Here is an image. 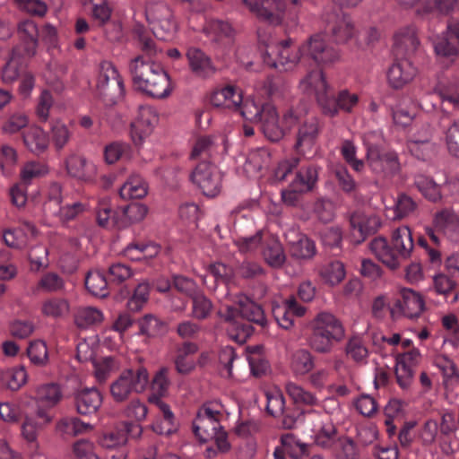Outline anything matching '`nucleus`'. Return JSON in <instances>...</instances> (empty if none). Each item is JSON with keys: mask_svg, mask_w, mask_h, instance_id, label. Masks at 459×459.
<instances>
[{"mask_svg": "<svg viewBox=\"0 0 459 459\" xmlns=\"http://www.w3.org/2000/svg\"><path fill=\"white\" fill-rule=\"evenodd\" d=\"M141 49L145 56H138L129 64V71L135 88L152 98H167L171 94L173 88L169 74L152 60L158 53L154 41L142 39Z\"/></svg>", "mask_w": 459, "mask_h": 459, "instance_id": "f257e3e1", "label": "nucleus"}, {"mask_svg": "<svg viewBox=\"0 0 459 459\" xmlns=\"http://www.w3.org/2000/svg\"><path fill=\"white\" fill-rule=\"evenodd\" d=\"M242 117L250 122L259 124L264 135L273 142L279 141L300 119V113L289 109L279 122L275 107L270 102L247 100L242 109Z\"/></svg>", "mask_w": 459, "mask_h": 459, "instance_id": "f03ea898", "label": "nucleus"}, {"mask_svg": "<svg viewBox=\"0 0 459 459\" xmlns=\"http://www.w3.org/2000/svg\"><path fill=\"white\" fill-rule=\"evenodd\" d=\"M414 248L411 231L407 226L396 228L392 232V247L386 238L378 237L369 243V249L375 256L392 270L401 265V259L411 257Z\"/></svg>", "mask_w": 459, "mask_h": 459, "instance_id": "7ed1b4c3", "label": "nucleus"}, {"mask_svg": "<svg viewBox=\"0 0 459 459\" xmlns=\"http://www.w3.org/2000/svg\"><path fill=\"white\" fill-rule=\"evenodd\" d=\"M361 138L366 150V163L373 173L387 177L400 171L398 154L383 149L385 139L381 131H368Z\"/></svg>", "mask_w": 459, "mask_h": 459, "instance_id": "20e7f679", "label": "nucleus"}, {"mask_svg": "<svg viewBox=\"0 0 459 459\" xmlns=\"http://www.w3.org/2000/svg\"><path fill=\"white\" fill-rule=\"evenodd\" d=\"M311 334L308 345L318 353H329L334 342H341L345 337V328L342 321L333 313L319 312L309 323Z\"/></svg>", "mask_w": 459, "mask_h": 459, "instance_id": "39448f33", "label": "nucleus"}, {"mask_svg": "<svg viewBox=\"0 0 459 459\" xmlns=\"http://www.w3.org/2000/svg\"><path fill=\"white\" fill-rule=\"evenodd\" d=\"M98 99L107 107L121 101L125 96V86L117 68L110 62L100 65L96 85Z\"/></svg>", "mask_w": 459, "mask_h": 459, "instance_id": "423d86ee", "label": "nucleus"}, {"mask_svg": "<svg viewBox=\"0 0 459 459\" xmlns=\"http://www.w3.org/2000/svg\"><path fill=\"white\" fill-rule=\"evenodd\" d=\"M220 373L225 378L238 377L247 361L250 371L254 376H261L268 369V363L259 354H254L247 359L238 357L234 349L224 347L219 354Z\"/></svg>", "mask_w": 459, "mask_h": 459, "instance_id": "0eeeda50", "label": "nucleus"}, {"mask_svg": "<svg viewBox=\"0 0 459 459\" xmlns=\"http://www.w3.org/2000/svg\"><path fill=\"white\" fill-rule=\"evenodd\" d=\"M149 385V374L143 368L136 370H124L111 383L110 394L114 401L121 403L128 399L132 393H142Z\"/></svg>", "mask_w": 459, "mask_h": 459, "instance_id": "6e6552de", "label": "nucleus"}, {"mask_svg": "<svg viewBox=\"0 0 459 459\" xmlns=\"http://www.w3.org/2000/svg\"><path fill=\"white\" fill-rule=\"evenodd\" d=\"M145 16L153 34L160 39L171 38L178 29L171 9L163 2L149 3Z\"/></svg>", "mask_w": 459, "mask_h": 459, "instance_id": "1a4fd4ad", "label": "nucleus"}, {"mask_svg": "<svg viewBox=\"0 0 459 459\" xmlns=\"http://www.w3.org/2000/svg\"><path fill=\"white\" fill-rule=\"evenodd\" d=\"M193 184L207 197H215L222 190L223 175L218 167L209 161L200 162L193 169Z\"/></svg>", "mask_w": 459, "mask_h": 459, "instance_id": "9d476101", "label": "nucleus"}, {"mask_svg": "<svg viewBox=\"0 0 459 459\" xmlns=\"http://www.w3.org/2000/svg\"><path fill=\"white\" fill-rule=\"evenodd\" d=\"M266 54L272 58V65L284 70L293 69L304 55L302 45L294 46L290 40L267 47Z\"/></svg>", "mask_w": 459, "mask_h": 459, "instance_id": "9b49d317", "label": "nucleus"}, {"mask_svg": "<svg viewBox=\"0 0 459 459\" xmlns=\"http://www.w3.org/2000/svg\"><path fill=\"white\" fill-rule=\"evenodd\" d=\"M142 434L143 428L140 424L123 421L118 427L104 431L99 437V444L104 449H119L127 444L128 437L139 438Z\"/></svg>", "mask_w": 459, "mask_h": 459, "instance_id": "f8f14e48", "label": "nucleus"}, {"mask_svg": "<svg viewBox=\"0 0 459 459\" xmlns=\"http://www.w3.org/2000/svg\"><path fill=\"white\" fill-rule=\"evenodd\" d=\"M299 88L304 94L316 97L323 112L334 113L335 109L325 103L329 85L320 69H315L308 73L299 82Z\"/></svg>", "mask_w": 459, "mask_h": 459, "instance_id": "ddd939ff", "label": "nucleus"}, {"mask_svg": "<svg viewBox=\"0 0 459 459\" xmlns=\"http://www.w3.org/2000/svg\"><path fill=\"white\" fill-rule=\"evenodd\" d=\"M65 168L70 178L85 184L93 183L98 173V168L93 161L77 153H71L65 158Z\"/></svg>", "mask_w": 459, "mask_h": 459, "instance_id": "4468645a", "label": "nucleus"}, {"mask_svg": "<svg viewBox=\"0 0 459 459\" xmlns=\"http://www.w3.org/2000/svg\"><path fill=\"white\" fill-rule=\"evenodd\" d=\"M352 240L356 244L363 242L380 227L379 217L372 212L356 211L350 219Z\"/></svg>", "mask_w": 459, "mask_h": 459, "instance_id": "2eb2a0df", "label": "nucleus"}, {"mask_svg": "<svg viewBox=\"0 0 459 459\" xmlns=\"http://www.w3.org/2000/svg\"><path fill=\"white\" fill-rule=\"evenodd\" d=\"M248 100L254 99L248 98ZM247 100V99L243 100L242 90L234 85H226L215 89L210 96V102L213 107L232 111H240L241 115L244 104Z\"/></svg>", "mask_w": 459, "mask_h": 459, "instance_id": "dca6fc26", "label": "nucleus"}, {"mask_svg": "<svg viewBox=\"0 0 459 459\" xmlns=\"http://www.w3.org/2000/svg\"><path fill=\"white\" fill-rule=\"evenodd\" d=\"M304 55L319 64H331L340 58L339 51L325 42V36L316 34L302 45Z\"/></svg>", "mask_w": 459, "mask_h": 459, "instance_id": "f3484780", "label": "nucleus"}, {"mask_svg": "<svg viewBox=\"0 0 459 459\" xmlns=\"http://www.w3.org/2000/svg\"><path fill=\"white\" fill-rule=\"evenodd\" d=\"M250 12L272 23L281 22L285 13V4L281 0H243Z\"/></svg>", "mask_w": 459, "mask_h": 459, "instance_id": "a211bd4d", "label": "nucleus"}, {"mask_svg": "<svg viewBox=\"0 0 459 459\" xmlns=\"http://www.w3.org/2000/svg\"><path fill=\"white\" fill-rule=\"evenodd\" d=\"M420 359L421 354L416 348L395 355V375L402 388H408L412 383L414 368L420 363Z\"/></svg>", "mask_w": 459, "mask_h": 459, "instance_id": "6ab92c4d", "label": "nucleus"}, {"mask_svg": "<svg viewBox=\"0 0 459 459\" xmlns=\"http://www.w3.org/2000/svg\"><path fill=\"white\" fill-rule=\"evenodd\" d=\"M159 117L152 107H141L139 114L131 126L132 140L136 145L142 144L153 132Z\"/></svg>", "mask_w": 459, "mask_h": 459, "instance_id": "aec40b11", "label": "nucleus"}, {"mask_svg": "<svg viewBox=\"0 0 459 459\" xmlns=\"http://www.w3.org/2000/svg\"><path fill=\"white\" fill-rule=\"evenodd\" d=\"M307 420L312 425V437L316 444L324 448L330 447L336 435L333 422L314 411L307 415Z\"/></svg>", "mask_w": 459, "mask_h": 459, "instance_id": "412c9836", "label": "nucleus"}, {"mask_svg": "<svg viewBox=\"0 0 459 459\" xmlns=\"http://www.w3.org/2000/svg\"><path fill=\"white\" fill-rule=\"evenodd\" d=\"M52 420V417L47 411L38 408L35 414H27L21 425V435L22 438L36 448L39 447L38 434L39 430Z\"/></svg>", "mask_w": 459, "mask_h": 459, "instance_id": "4be33fe9", "label": "nucleus"}, {"mask_svg": "<svg viewBox=\"0 0 459 459\" xmlns=\"http://www.w3.org/2000/svg\"><path fill=\"white\" fill-rule=\"evenodd\" d=\"M306 313V307L298 304L294 297L282 300L273 306V314L278 325L286 330L294 325V318L301 317Z\"/></svg>", "mask_w": 459, "mask_h": 459, "instance_id": "5701e85b", "label": "nucleus"}, {"mask_svg": "<svg viewBox=\"0 0 459 459\" xmlns=\"http://www.w3.org/2000/svg\"><path fill=\"white\" fill-rule=\"evenodd\" d=\"M417 72V68L411 61L401 58L390 66L387 80L391 87L401 89L415 78Z\"/></svg>", "mask_w": 459, "mask_h": 459, "instance_id": "b1692460", "label": "nucleus"}, {"mask_svg": "<svg viewBox=\"0 0 459 459\" xmlns=\"http://www.w3.org/2000/svg\"><path fill=\"white\" fill-rule=\"evenodd\" d=\"M76 411L82 415L95 413L102 404V395L96 388H82L74 394Z\"/></svg>", "mask_w": 459, "mask_h": 459, "instance_id": "393cba45", "label": "nucleus"}, {"mask_svg": "<svg viewBox=\"0 0 459 459\" xmlns=\"http://www.w3.org/2000/svg\"><path fill=\"white\" fill-rule=\"evenodd\" d=\"M431 128L429 125H425L420 132H418L408 142V149L410 152L420 160L429 158L434 152V145L431 143Z\"/></svg>", "mask_w": 459, "mask_h": 459, "instance_id": "a878e982", "label": "nucleus"}, {"mask_svg": "<svg viewBox=\"0 0 459 459\" xmlns=\"http://www.w3.org/2000/svg\"><path fill=\"white\" fill-rule=\"evenodd\" d=\"M319 134V124L316 117L307 118L299 128L295 148L305 154L311 151Z\"/></svg>", "mask_w": 459, "mask_h": 459, "instance_id": "bb28decb", "label": "nucleus"}, {"mask_svg": "<svg viewBox=\"0 0 459 459\" xmlns=\"http://www.w3.org/2000/svg\"><path fill=\"white\" fill-rule=\"evenodd\" d=\"M272 156L265 148H258L248 152L243 165L244 172L249 178H256L271 164Z\"/></svg>", "mask_w": 459, "mask_h": 459, "instance_id": "cd10ccee", "label": "nucleus"}, {"mask_svg": "<svg viewBox=\"0 0 459 459\" xmlns=\"http://www.w3.org/2000/svg\"><path fill=\"white\" fill-rule=\"evenodd\" d=\"M401 299L395 304V307L408 318L418 317L424 309V301L421 296L411 289L401 290Z\"/></svg>", "mask_w": 459, "mask_h": 459, "instance_id": "c85d7f7f", "label": "nucleus"}, {"mask_svg": "<svg viewBox=\"0 0 459 459\" xmlns=\"http://www.w3.org/2000/svg\"><path fill=\"white\" fill-rule=\"evenodd\" d=\"M186 56L190 69L196 76L207 78L215 73L211 58L199 48H189Z\"/></svg>", "mask_w": 459, "mask_h": 459, "instance_id": "c756f323", "label": "nucleus"}, {"mask_svg": "<svg viewBox=\"0 0 459 459\" xmlns=\"http://www.w3.org/2000/svg\"><path fill=\"white\" fill-rule=\"evenodd\" d=\"M17 32L23 45L22 55L32 56L38 48L39 30L37 24L31 20H24L19 22Z\"/></svg>", "mask_w": 459, "mask_h": 459, "instance_id": "7c9ffc66", "label": "nucleus"}, {"mask_svg": "<svg viewBox=\"0 0 459 459\" xmlns=\"http://www.w3.org/2000/svg\"><path fill=\"white\" fill-rule=\"evenodd\" d=\"M329 30L337 42H346L355 35V28L351 19L346 15L333 13L327 20Z\"/></svg>", "mask_w": 459, "mask_h": 459, "instance_id": "2f4dec72", "label": "nucleus"}, {"mask_svg": "<svg viewBox=\"0 0 459 459\" xmlns=\"http://www.w3.org/2000/svg\"><path fill=\"white\" fill-rule=\"evenodd\" d=\"M325 103L335 109L334 113L323 112L325 115L329 117H335L339 111H344L351 113L359 104L358 94L350 91L349 90L343 89L338 91L334 97L327 95Z\"/></svg>", "mask_w": 459, "mask_h": 459, "instance_id": "473e14b6", "label": "nucleus"}, {"mask_svg": "<svg viewBox=\"0 0 459 459\" xmlns=\"http://www.w3.org/2000/svg\"><path fill=\"white\" fill-rule=\"evenodd\" d=\"M344 353L347 359L358 366H364L368 363L370 352L363 340L358 334L351 336L345 345Z\"/></svg>", "mask_w": 459, "mask_h": 459, "instance_id": "72a5a7b5", "label": "nucleus"}, {"mask_svg": "<svg viewBox=\"0 0 459 459\" xmlns=\"http://www.w3.org/2000/svg\"><path fill=\"white\" fill-rule=\"evenodd\" d=\"M63 398L60 385L54 383L42 384L35 389V400L40 405L39 408L50 409L57 405Z\"/></svg>", "mask_w": 459, "mask_h": 459, "instance_id": "f704fd0d", "label": "nucleus"}, {"mask_svg": "<svg viewBox=\"0 0 459 459\" xmlns=\"http://www.w3.org/2000/svg\"><path fill=\"white\" fill-rule=\"evenodd\" d=\"M197 351L198 346L194 342H185L177 349L175 366L178 373L187 375L195 370L197 361H195L193 356Z\"/></svg>", "mask_w": 459, "mask_h": 459, "instance_id": "c9c22d12", "label": "nucleus"}, {"mask_svg": "<svg viewBox=\"0 0 459 459\" xmlns=\"http://www.w3.org/2000/svg\"><path fill=\"white\" fill-rule=\"evenodd\" d=\"M23 143L26 148L35 154L44 152L49 143L48 134L38 126H30L23 133Z\"/></svg>", "mask_w": 459, "mask_h": 459, "instance_id": "e433bc0d", "label": "nucleus"}, {"mask_svg": "<svg viewBox=\"0 0 459 459\" xmlns=\"http://www.w3.org/2000/svg\"><path fill=\"white\" fill-rule=\"evenodd\" d=\"M436 229L451 238L459 237V217L449 209L437 212L433 220Z\"/></svg>", "mask_w": 459, "mask_h": 459, "instance_id": "4c0bfd02", "label": "nucleus"}, {"mask_svg": "<svg viewBox=\"0 0 459 459\" xmlns=\"http://www.w3.org/2000/svg\"><path fill=\"white\" fill-rule=\"evenodd\" d=\"M419 45L414 29L403 28L394 36V48L397 55L410 54L416 50Z\"/></svg>", "mask_w": 459, "mask_h": 459, "instance_id": "58836bf2", "label": "nucleus"}, {"mask_svg": "<svg viewBox=\"0 0 459 459\" xmlns=\"http://www.w3.org/2000/svg\"><path fill=\"white\" fill-rule=\"evenodd\" d=\"M41 314L51 319H61L70 312V304L67 299L58 297H51L42 301Z\"/></svg>", "mask_w": 459, "mask_h": 459, "instance_id": "ea45409f", "label": "nucleus"}, {"mask_svg": "<svg viewBox=\"0 0 459 459\" xmlns=\"http://www.w3.org/2000/svg\"><path fill=\"white\" fill-rule=\"evenodd\" d=\"M285 390L289 397L297 405L315 406L319 403V400L314 393L295 382H287Z\"/></svg>", "mask_w": 459, "mask_h": 459, "instance_id": "a19ab883", "label": "nucleus"}, {"mask_svg": "<svg viewBox=\"0 0 459 459\" xmlns=\"http://www.w3.org/2000/svg\"><path fill=\"white\" fill-rule=\"evenodd\" d=\"M315 366L313 355L305 349L294 351L290 359V368L295 376H305Z\"/></svg>", "mask_w": 459, "mask_h": 459, "instance_id": "79ce46f5", "label": "nucleus"}, {"mask_svg": "<svg viewBox=\"0 0 459 459\" xmlns=\"http://www.w3.org/2000/svg\"><path fill=\"white\" fill-rule=\"evenodd\" d=\"M264 261L273 268L281 267L286 261V255L281 243L274 238L268 239L262 251Z\"/></svg>", "mask_w": 459, "mask_h": 459, "instance_id": "37998d69", "label": "nucleus"}, {"mask_svg": "<svg viewBox=\"0 0 459 459\" xmlns=\"http://www.w3.org/2000/svg\"><path fill=\"white\" fill-rule=\"evenodd\" d=\"M238 304L239 305L240 314L243 317L261 326L266 325V317L263 308L259 305L244 296L238 299Z\"/></svg>", "mask_w": 459, "mask_h": 459, "instance_id": "c03bdc74", "label": "nucleus"}, {"mask_svg": "<svg viewBox=\"0 0 459 459\" xmlns=\"http://www.w3.org/2000/svg\"><path fill=\"white\" fill-rule=\"evenodd\" d=\"M210 275L202 276L204 285L210 290L216 289L217 281H227L233 277V271L230 267L222 263H214L209 265Z\"/></svg>", "mask_w": 459, "mask_h": 459, "instance_id": "a18cd8bd", "label": "nucleus"}, {"mask_svg": "<svg viewBox=\"0 0 459 459\" xmlns=\"http://www.w3.org/2000/svg\"><path fill=\"white\" fill-rule=\"evenodd\" d=\"M449 36L452 35L449 33V30L447 29V33L446 35L437 36L433 44L435 53L438 56L439 60L452 63L458 56L459 49L455 44L451 43Z\"/></svg>", "mask_w": 459, "mask_h": 459, "instance_id": "49530a36", "label": "nucleus"}, {"mask_svg": "<svg viewBox=\"0 0 459 459\" xmlns=\"http://www.w3.org/2000/svg\"><path fill=\"white\" fill-rule=\"evenodd\" d=\"M147 192V184L139 175L130 176L119 190L123 199L143 198Z\"/></svg>", "mask_w": 459, "mask_h": 459, "instance_id": "de8ad7c7", "label": "nucleus"}, {"mask_svg": "<svg viewBox=\"0 0 459 459\" xmlns=\"http://www.w3.org/2000/svg\"><path fill=\"white\" fill-rule=\"evenodd\" d=\"M149 402L154 403L160 409L163 414V419L165 420L166 423L165 428H160L159 420H156L152 425V430L160 435L171 434L175 430V425L174 414L170 411L169 406L162 402L160 397L155 395H151L149 397Z\"/></svg>", "mask_w": 459, "mask_h": 459, "instance_id": "09e8293b", "label": "nucleus"}, {"mask_svg": "<svg viewBox=\"0 0 459 459\" xmlns=\"http://www.w3.org/2000/svg\"><path fill=\"white\" fill-rule=\"evenodd\" d=\"M345 268L340 261H331L323 264L319 269L322 280L331 286L338 285L345 278Z\"/></svg>", "mask_w": 459, "mask_h": 459, "instance_id": "8fccbe9b", "label": "nucleus"}, {"mask_svg": "<svg viewBox=\"0 0 459 459\" xmlns=\"http://www.w3.org/2000/svg\"><path fill=\"white\" fill-rule=\"evenodd\" d=\"M27 380L28 374L22 366L0 371V381L12 391L19 390L27 383Z\"/></svg>", "mask_w": 459, "mask_h": 459, "instance_id": "3c124183", "label": "nucleus"}, {"mask_svg": "<svg viewBox=\"0 0 459 459\" xmlns=\"http://www.w3.org/2000/svg\"><path fill=\"white\" fill-rule=\"evenodd\" d=\"M104 320L101 310L94 307H79L74 314V324L79 328H88Z\"/></svg>", "mask_w": 459, "mask_h": 459, "instance_id": "603ef678", "label": "nucleus"}, {"mask_svg": "<svg viewBox=\"0 0 459 459\" xmlns=\"http://www.w3.org/2000/svg\"><path fill=\"white\" fill-rule=\"evenodd\" d=\"M204 31L215 41L231 39L235 33L234 29L229 22L215 19L209 20L206 22Z\"/></svg>", "mask_w": 459, "mask_h": 459, "instance_id": "864d4df0", "label": "nucleus"}, {"mask_svg": "<svg viewBox=\"0 0 459 459\" xmlns=\"http://www.w3.org/2000/svg\"><path fill=\"white\" fill-rule=\"evenodd\" d=\"M148 213V207L140 203H133L123 208L122 214L124 216L120 221H116L115 224L119 228L126 227L132 223L142 221Z\"/></svg>", "mask_w": 459, "mask_h": 459, "instance_id": "5fc2aeb1", "label": "nucleus"}, {"mask_svg": "<svg viewBox=\"0 0 459 459\" xmlns=\"http://www.w3.org/2000/svg\"><path fill=\"white\" fill-rule=\"evenodd\" d=\"M229 415L230 412L221 403L212 401L200 407L196 416L221 424Z\"/></svg>", "mask_w": 459, "mask_h": 459, "instance_id": "6e6d98bb", "label": "nucleus"}, {"mask_svg": "<svg viewBox=\"0 0 459 459\" xmlns=\"http://www.w3.org/2000/svg\"><path fill=\"white\" fill-rule=\"evenodd\" d=\"M290 254L297 259H310L316 255L314 242L303 234L298 235L297 240L290 242Z\"/></svg>", "mask_w": 459, "mask_h": 459, "instance_id": "4d7b16f0", "label": "nucleus"}, {"mask_svg": "<svg viewBox=\"0 0 459 459\" xmlns=\"http://www.w3.org/2000/svg\"><path fill=\"white\" fill-rule=\"evenodd\" d=\"M435 364L443 376V383L446 388L453 387L459 383V371L451 359L446 357H438L436 359Z\"/></svg>", "mask_w": 459, "mask_h": 459, "instance_id": "13d9d810", "label": "nucleus"}, {"mask_svg": "<svg viewBox=\"0 0 459 459\" xmlns=\"http://www.w3.org/2000/svg\"><path fill=\"white\" fill-rule=\"evenodd\" d=\"M318 179V170L316 166L309 165L300 169L293 180V186H299L300 191L308 192L314 188Z\"/></svg>", "mask_w": 459, "mask_h": 459, "instance_id": "bf43d9fd", "label": "nucleus"}, {"mask_svg": "<svg viewBox=\"0 0 459 459\" xmlns=\"http://www.w3.org/2000/svg\"><path fill=\"white\" fill-rule=\"evenodd\" d=\"M209 441H213L216 448H214L212 446H208L204 451V455L208 459H212L218 456L220 454H225L228 453L230 448V443L228 439V434L221 427L220 429L216 431V434L214 436L211 437V439Z\"/></svg>", "mask_w": 459, "mask_h": 459, "instance_id": "052dcab7", "label": "nucleus"}, {"mask_svg": "<svg viewBox=\"0 0 459 459\" xmlns=\"http://www.w3.org/2000/svg\"><path fill=\"white\" fill-rule=\"evenodd\" d=\"M221 428L220 423H214L211 420L196 416L193 423L195 435L200 442H208L212 436Z\"/></svg>", "mask_w": 459, "mask_h": 459, "instance_id": "680f3d73", "label": "nucleus"}, {"mask_svg": "<svg viewBox=\"0 0 459 459\" xmlns=\"http://www.w3.org/2000/svg\"><path fill=\"white\" fill-rule=\"evenodd\" d=\"M192 299L191 315L195 319L204 320L212 311V302L202 292L194 295Z\"/></svg>", "mask_w": 459, "mask_h": 459, "instance_id": "e2e57ef3", "label": "nucleus"}, {"mask_svg": "<svg viewBox=\"0 0 459 459\" xmlns=\"http://www.w3.org/2000/svg\"><path fill=\"white\" fill-rule=\"evenodd\" d=\"M85 286L94 296L106 297L108 295L107 280L99 271H92L87 274L85 278Z\"/></svg>", "mask_w": 459, "mask_h": 459, "instance_id": "0e129e2a", "label": "nucleus"}, {"mask_svg": "<svg viewBox=\"0 0 459 459\" xmlns=\"http://www.w3.org/2000/svg\"><path fill=\"white\" fill-rule=\"evenodd\" d=\"M48 171V165L43 162H27L21 169V182L28 186L33 179L47 175Z\"/></svg>", "mask_w": 459, "mask_h": 459, "instance_id": "69168bd1", "label": "nucleus"}, {"mask_svg": "<svg viewBox=\"0 0 459 459\" xmlns=\"http://www.w3.org/2000/svg\"><path fill=\"white\" fill-rule=\"evenodd\" d=\"M417 209L416 202L408 195L404 193H401L397 195L394 205L393 208L394 211V220H401L405 218L415 212Z\"/></svg>", "mask_w": 459, "mask_h": 459, "instance_id": "338daca9", "label": "nucleus"}, {"mask_svg": "<svg viewBox=\"0 0 459 459\" xmlns=\"http://www.w3.org/2000/svg\"><path fill=\"white\" fill-rule=\"evenodd\" d=\"M98 349L97 336H90L77 344L76 357L81 362L96 361L95 356Z\"/></svg>", "mask_w": 459, "mask_h": 459, "instance_id": "774afa93", "label": "nucleus"}]
</instances>
